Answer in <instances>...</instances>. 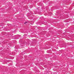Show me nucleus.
<instances>
[{
  "mask_svg": "<svg viewBox=\"0 0 74 74\" xmlns=\"http://www.w3.org/2000/svg\"><path fill=\"white\" fill-rule=\"evenodd\" d=\"M26 23H27V22H25V23H24L25 24H26Z\"/></svg>",
  "mask_w": 74,
  "mask_h": 74,
  "instance_id": "f257e3e1",
  "label": "nucleus"
}]
</instances>
